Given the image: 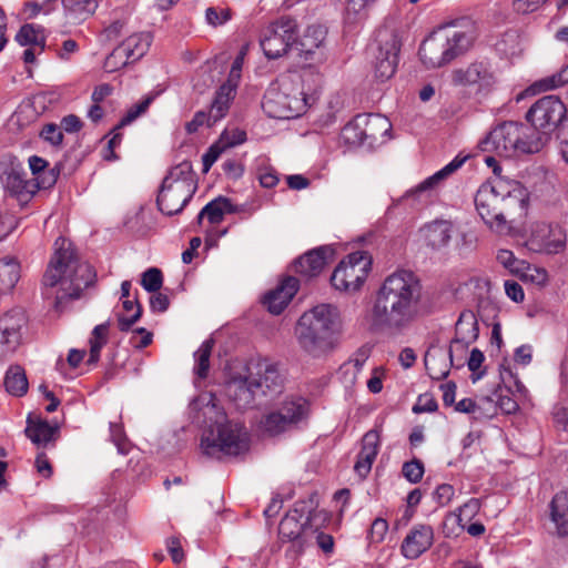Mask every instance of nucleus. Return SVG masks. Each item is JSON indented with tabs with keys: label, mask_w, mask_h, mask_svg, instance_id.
<instances>
[{
	"label": "nucleus",
	"mask_w": 568,
	"mask_h": 568,
	"mask_svg": "<svg viewBox=\"0 0 568 568\" xmlns=\"http://www.w3.org/2000/svg\"><path fill=\"white\" fill-rule=\"evenodd\" d=\"M480 507V499L470 498L469 500H467L457 509V514H455L457 524L460 527H464L465 523L470 521L478 514Z\"/></svg>",
	"instance_id": "48"
},
{
	"label": "nucleus",
	"mask_w": 568,
	"mask_h": 568,
	"mask_svg": "<svg viewBox=\"0 0 568 568\" xmlns=\"http://www.w3.org/2000/svg\"><path fill=\"white\" fill-rule=\"evenodd\" d=\"M95 272L92 266L81 262L64 237L54 242V253L42 277V295L52 300L57 311L81 297L82 292L93 284Z\"/></svg>",
	"instance_id": "2"
},
{
	"label": "nucleus",
	"mask_w": 568,
	"mask_h": 568,
	"mask_svg": "<svg viewBox=\"0 0 568 568\" xmlns=\"http://www.w3.org/2000/svg\"><path fill=\"white\" fill-rule=\"evenodd\" d=\"M484 150H495L499 155L511 158L518 153H537L544 146L540 134L524 124L505 122L496 126L483 142Z\"/></svg>",
	"instance_id": "8"
},
{
	"label": "nucleus",
	"mask_w": 568,
	"mask_h": 568,
	"mask_svg": "<svg viewBox=\"0 0 568 568\" xmlns=\"http://www.w3.org/2000/svg\"><path fill=\"white\" fill-rule=\"evenodd\" d=\"M231 19L230 9L217 11L216 8L210 7L205 10V20L210 26L217 27L226 23Z\"/></svg>",
	"instance_id": "57"
},
{
	"label": "nucleus",
	"mask_w": 568,
	"mask_h": 568,
	"mask_svg": "<svg viewBox=\"0 0 568 568\" xmlns=\"http://www.w3.org/2000/svg\"><path fill=\"white\" fill-rule=\"evenodd\" d=\"M479 335L478 321L473 311H464L460 313L455 325V337L449 347L452 352L465 351L474 343Z\"/></svg>",
	"instance_id": "22"
},
{
	"label": "nucleus",
	"mask_w": 568,
	"mask_h": 568,
	"mask_svg": "<svg viewBox=\"0 0 568 568\" xmlns=\"http://www.w3.org/2000/svg\"><path fill=\"white\" fill-rule=\"evenodd\" d=\"M216 122H213V116H211V111L204 112L199 111L195 113L194 118L191 122L187 123L186 130L192 133L195 132L200 126L206 124L207 126L214 125Z\"/></svg>",
	"instance_id": "59"
},
{
	"label": "nucleus",
	"mask_w": 568,
	"mask_h": 568,
	"mask_svg": "<svg viewBox=\"0 0 568 568\" xmlns=\"http://www.w3.org/2000/svg\"><path fill=\"white\" fill-rule=\"evenodd\" d=\"M496 260L514 275H516V270L519 268L524 262V260L517 258L511 251L506 248L498 250Z\"/></svg>",
	"instance_id": "52"
},
{
	"label": "nucleus",
	"mask_w": 568,
	"mask_h": 568,
	"mask_svg": "<svg viewBox=\"0 0 568 568\" xmlns=\"http://www.w3.org/2000/svg\"><path fill=\"white\" fill-rule=\"evenodd\" d=\"M427 246L439 250L448 245L452 239V224L447 221H435L420 230Z\"/></svg>",
	"instance_id": "29"
},
{
	"label": "nucleus",
	"mask_w": 568,
	"mask_h": 568,
	"mask_svg": "<svg viewBox=\"0 0 568 568\" xmlns=\"http://www.w3.org/2000/svg\"><path fill=\"white\" fill-rule=\"evenodd\" d=\"M474 39L471 29L440 28L423 41L418 53L427 68H439L465 53Z\"/></svg>",
	"instance_id": "6"
},
{
	"label": "nucleus",
	"mask_w": 568,
	"mask_h": 568,
	"mask_svg": "<svg viewBox=\"0 0 568 568\" xmlns=\"http://www.w3.org/2000/svg\"><path fill=\"white\" fill-rule=\"evenodd\" d=\"M234 209L231 201L226 197L219 196L209 202L199 213L197 221L201 223L205 216L211 224H219L223 221L224 215L233 213Z\"/></svg>",
	"instance_id": "34"
},
{
	"label": "nucleus",
	"mask_w": 568,
	"mask_h": 568,
	"mask_svg": "<svg viewBox=\"0 0 568 568\" xmlns=\"http://www.w3.org/2000/svg\"><path fill=\"white\" fill-rule=\"evenodd\" d=\"M568 83V63L558 72L539 80L536 85L544 91L554 90Z\"/></svg>",
	"instance_id": "49"
},
{
	"label": "nucleus",
	"mask_w": 568,
	"mask_h": 568,
	"mask_svg": "<svg viewBox=\"0 0 568 568\" xmlns=\"http://www.w3.org/2000/svg\"><path fill=\"white\" fill-rule=\"evenodd\" d=\"M162 284L163 277L159 268L150 267L142 274L141 285L145 291L150 293L158 292Z\"/></svg>",
	"instance_id": "50"
},
{
	"label": "nucleus",
	"mask_w": 568,
	"mask_h": 568,
	"mask_svg": "<svg viewBox=\"0 0 568 568\" xmlns=\"http://www.w3.org/2000/svg\"><path fill=\"white\" fill-rule=\"evenodd\" d=\"M223 152H224L223 146L219 145L217 143H214L213 145H211L210 149L207 150V152L205 154H203V158H202L203 172L206 173Z\"/></svg>",
	"instance_id": "63"
},
{
	"label": "nucleus",
	"mask_w": 568,
	"mask_h": 568,
	"mask_svg": "<svg viewBox=\"0 0 568 568\" xmlns=\"http://www.w3.org/2000/svg\"><path fill=\"white\" fill-rule=\"evenodd\" d=\"M16 41L22 47H39L41 51H43L45 47L43 29L32 23H27L20 28L16 34Z\"/></svg>",
	"instance_id": "39"
},
{
	"label": "nucleus",
	"mask_w": 568,
	"mask_h": 568,
	"mask_svg": "<svg viewBox=\"0 0 568 568\" xmlns=\"http://www.w3.org/2000/svg\"><path fill=\"white\" fill-rule=\"evenodd\" d=\"M21 267L13 257L0 258V294L10 293L19 282Z\"/></svg>",
	"instance_id": "33"
},
{
	"label": "nucleus",
	"mask_w": 568,
	"mask_h": 568,
	"mask_svg": "<svg viewBox=\"0 0 568 568\" xmlns=\"http://www.w3.org/2000/svg\"><path fill=\"white\" fill-rule=\"evenodd\" d=\"M225 392L229 398L241 408H247L260 399L253 381V373L250 375H231L225 385Z\"/></svg>",
	"instance_id": "19"
},
{
	"label": "nucleus",
	"mask_w": 568,
	"mask_h": 568,
	"mask_svg": "<svg viewBox=\"0 0 568 568\" xmlns=\"http://www.w3.org/2000/svg\"><path fill=\"white\" fill-rule=\"evenodd\" d=\"M516 276L526 283L537 286H544L548 282V273L544 267L529 264L526 261L516 270Z\"/></svg>",
	"instance_id": "44"
},
{
	"label": "nucleus",
	"mask_w": 568,
	"mask_h": 568,
	"mask_svg": "<svg viewBox=\"0 0 568 568\" xmlns=\"http://www.w3.org/2000/svg\"><path fill=\"white\" fill-rule=\"evenodd\" d=\"M40 136L53 146H60L63 141V132L60 125L47 123L40 131Z\"/></svg>",
	"instance_id": "55"
},
{
	"label": "nucleus",
	"mask_w": 568,
	"mask_h": 568,
	"mask_svg": "<svg viewBox=\"0 0 568 568\" xmlns=\"http://www.w3.org/2000/svg\"><path fill=\"white\" fill-rule=\"evenodd\" d=\"M245 141L246 132L244 130L239 128H227L221 133L216 143L223 146V150L225 151L229 148H234L244 143Z\"/></svg>",
	"instance_id": "46"
},
{
	"label": "nucleus",
	"mask_w": 568,
	"mask_h": 568,
	"mask_svg": "<svg viewBox=\"0 0 568 568\" xmlns=\"http://www.w3.org/2000/svg\"><path fill=\"white\" fill-rule=\"evenodd\" d=\"M364 119V132L367 145H373L385 138L392 129L388 119L381 114H361Z\"/></svg>",
	"instance_id": "31"
},
{
	"label": "nucleus",
	"mask_w": 568,
	"mask_h": 568,
	"mask_svg": "<svg viewBox=\"0 0 568 568\" xmlns=\"http://www.w3.org/2000/svg\"><path fill=\"white\" fill-rule=\"evenodd\" d=\"M454 353L452 347L448 349L444 347H430L424 357L425 367L430 378L443 379L447 377L449 369L455 365ZM462 363H457L456 366H462Z\"/></svg>",
	"instance_id": "23"
},
{
	"label": "nucleus",
	"mask_w": 568,
	"mask_h": 568,
	"mask_svg": "<svg viewBox=\"0 0 568 568\" xmlns=\"http://www.w3.org/2000/svg\"><path fill=\"white\" fill-rule=\"evenodd\" d=\"M555 424L562 430H568V406H555L552 412Z\"/></svg>",
	"instance_id": "64"
},
{
	"label": "nucleus",
	"mask_w": 568,
	"mask_h": 568,
	"mask_svg": "<svg viewBox=\"0 0 568 568\" xmlns=\"http://www.w3.org/2000/svg\"><path fill=\"white\" fill-rule=\"evenodd\" d=\"M202 424L204 432L201 439V447L204 454L215 456L222 453L229 456H239L248 450V434L246 429L226 419L220 407L210 399L200 413L195 416L197 423Z\"/></svg>",
	"instance_id": "4"
},
{
	"label": "nucleus",
	"mask_w": 568,
	"mask_h": 568,
	"mask_svg": "<svg viewBox=\"0 0 568 568\" xmlns=\"http://www.w3.org/2000/svg\"><path fill=\"white\" fill-rule=\"evenodd\" d=\"M166 550L174 564H181L184 560V551L179 537H170L165 541Z\"/></svg>",
	"instance_id": "58"
},
{
	"label": "nucleus",
	"mask_w": 568,
	"mask_h": 568,
	"mask_svg": "<svg viewBox=\"0 0 568 568\" xmlns=\"http://www.w3.org/2000/svg\"><path fill=\"white\" fill-rule=\"evenodd\" d=\"M518 36L516 32H507L497 43V49L507 57H513L518 52Z\"/></svg>",
	"instance_id": "56"
},
{
	"label": "nucleus",
	"mask_w": 568,
	"mask_h": 568,
	"mask_svg": "<svg viewBox=\"0 0 568 568\" xmlns=\"http://www.w3.org/2000/svg\"><path fill=\"white\" fill-rule=\"evenodd\" d=\"M58 433L57 426H51L45 420L29 422L26 434L38 446H47L55 439Z\"/></svg>",
	"instance_id": "35"
},
{
	"label": "nucleus",
	"mask_w": 568,
	"mask_h": 568,
	"mask_svg": "<svg viewBox=\"0 0 568 568\" xmlns=\"http://www.w3.org/2000/svg\"><path fill=\"white\" fill-rule=\"evenodd\" d=\"M306 523L307 519L304 518V515L300 510L293 509L278 525L280 540L291 544L285 552L290 560H296L304 551L306 540L303 532Z\"/></svg>",
	"instance_id": "16"
},
{
	"label": "nucleus",
	"mask_w": 568,
	"mask_h": 568,
	"mask_svg": "<svg viewBox=\"0 0 568 568\" xmlns=\"http://www.w3.org/2000/svg\"><path fill=\"white\" fill-rule=\"evenodd\" d=\"M475 207L486 226L497 234L511 230L508 217L516 209L524 210V199L514 195L503 180L488 181L479 186L475 195Z\"/></svg>",
	"instance_id": "5"
},
{
	"label": "nucleus",
	"mask_w": 568,
	"mask_h": 568,
	"mask_svg": "<svg viewBox=\"0 0 568 568\" xmlns=\"http://www.w3.org/2000/svg\"><path fill=\"white\" fill-rule=\"evenodd\" d=\"M403 476L412 484L420 481L424 475V465L418 459L406 462L402 468Z\"/></svg>",
	"instance_id": "51"
},
{
	"label": "nucleus",
	"mask_w": 568,
	"mask_h": 568,
	"mask_svg": "<svg viewBox=\"0 0 568 568\" xmlns=\"http://www.w3.org/2000/svg\"><path fill=\"white\" fill-rule=\"evenodd\" d=\"M399 49L400 42L394 31L388 29L377 31L373 60L376 78L384 81L394 75L398 63Z\"/></svg>",
	"instance_id": "13"
},
{
	"label": "nucleus",
	"mask_w": 568,
	"mask_h": 568,
	"mask_svg": "<svg viewBox=\"0 0 568 568\" xmlns=\"http://www.w3.org/2000/svg\"><path fill=\"white\" fill-rule=\"evenodd\" d=\"M526 246L535 253L557 254L566 246V234L557 224L536 222L530 227Z\"/></svg>",
	"instance_id": "15"
},
{
	"label": "nucleus",
	"mask_w": 568,
	"mask_h": 568,
	"mask_svg": "<svg viewBox=\"0 0 568 568\" xmlns=\"http://www.w3.org/2000/svg\"><path fill=\"white\" fill-rule=\"evenodd\" d=\"M484 361L485 356L481 351H479L478 348L471 349L467 362V366L468 369L471 372L473 382H477L484 376L485 372L480 371Z\"/></svg>",
	"instance_id": "54"
},
{
	"label": "nucleus",
	"mask_w": 568,
	"mask_h": 568,
	"mask_svg": "<svg viewBox=\"0 0 568 568\" xmlns=\"http://www.w3.org/2000/svg\"><path fill=\"white\" fill-rule=\"evenodd\" d=\"M214 346V341L212 338L205 339L199 349L194 353V374L203 379L207 377L210 369V357Z\"/></svg>",
	"instance_id": "43"
},
{
	"label": "nucleus",
	"mask_w": 568,
	"mask_h": 568,
	"mask_svg": "<svg viewBox=\"0 0 568 568\" xmlns=\"http://www.w3.org/2000/svg\"><path fill=\"white\" fill-rule=\"evenodd\" d=\"M253 374L258 397H274L282 392L283 379L275 364L267 361L258 362Z\"/></svg>",
	"instance_id": "20"
},
{
	"label": "nucleus",
	"mask_w": 568,
	"mask_h": 568,
	"mask_svg": "<svg viewBox=\"0 0 568 568\" xmlns=\"http://www.w3.org/2000/svg\"><path fill=\"white\" fill-rule=\"evenodd\" d=\"M437 402L428 394L420 395L417 403L413 407V412L419 413H433L437 409Z\"/></svg>",
	"instance_id": "62"
},
{
	"label": "nucleus",
	"mask_w": 568,
	"mask_h": 568,
	"mask_svg": "<svg viewBox=\"0 0 568 568\" xmlns=\"http://www.w3.org/2000/svg\"><path fill=\"white\" fill-rule=\"evenodd\" d=\"M26 323L21 308H12L0 316V357L14 353L19 347Z\"/></svg>",
	"instance_id": "18"
},
{
	"label": "nucleus",
	"mask_w": 568,
	"mask_h": 568,
	"mask_svg": "<svg viewBox=\"0 0 568 568\" xmlns=\"http://www.w3.org/2000/svg\"><path fill=\"white\" fill-rule=\"evenodd\" d=\"M333 252L331 246L314 248L295 261L294 270L304 277L317 276L323 271L327 260L333 255Z\"/></svg>",
	"instance_id": "27"
},
{
	"label": "nucleus",
	"mask_w": 568,
	"mask_h": 568,
	"mask_svg": "<svg viewBox=\"0 0 568 568\" xmlns=\"http://www.w3.org/2000/svg\"><path fill=\"white\" fill-rule=\"evenodd\" d=\"M566 114L564 103L555 95H547L535 102L526 114L536 133L546 141V134L561 122Z\"/></svg>",
	"instance_id": "14"
},
{
	"label": "nucleus",
	"mask_w": 568,
	"mask_h": 568,
	"mask_svg": "<svg viewBox=\"0 0 568 568\" xmlns=\"http://www.w3.org/2000/svg\"><path fill=\"white\" fill-rule=\"evenodd\" d=\"M297 290V278L288 276L283 280L274 290L265 294L263 303L270 313L278 315L288 305Z\"/></svg>",
	"instance_id": "25"
},
{
	"label": "nucleus",
	"mask_w": 568,
	"mask_h": 568,
	"mask_svg": "<svg viewBox=\"0 0 568 568\" xmlns=\"http://www.w3.org/2000/svg\"><path fill=\"white\" fill-rule=\"evenodd\" d=\"M342 318L337 306L321 303L297 320L294 336L300 349L312 358H321L338 345Z\"/></svg>",
	"instance_id": "3"
},
{
	"label": "nucleus",
	"mask_w": 568,
	"mask_h": 568,
	"mask_svg": "<svg viewBox=\"0 0 568 568\" xmlns=\"http://www.w3.org/2000/svg\"><path fill=\"white\" fill-rule=\"evenodd\" d=\"M467 160V156H455L448 164H446L443 169L434 173L433 175L425 179L422 183H419L415 189L409 190L406 195L415 196L428 190L436 187L442 181L457 171Z\"/></svg>",
	"instance_id": "30"
},
{
	"label": "nucleus",
	"mask_w": 568,
	"mask_h": 568,
	"mask_svg": "<svg viewBox=\"0 0 568 568\" xmlns=\"http://www.w3.org/2000/svg\"><path fill=\"white\" fill-rule=\"evenodd\" d=\"M551 520L560 536L568 535V488L556 494L550 504Z\"/></svg>",
	"instance_id": "32"
},
{
	"label": "nucleus",
	"mask_w": 568,
	"mask_h": 568,
	"mask_svg": "<svg viewBox=\"0 0 568 568\" xmlns=\"http://www.w3.org/2000/svg\"><path fill=\"white\" fill-rule=\"evenodd\" d=\"M110 437L120 454L125 455L129 453V442L120 424L110 423Z\"/></svg>",
	"instance_id": "53"
},
{
	"label": "nucleus",
	"mask_w": 568,
	"mask_h": 568,
	"mask_svg": "<svg viewBox=\"0 0 568 568\" xmlns=\"http://www.w3.org/2000/svg\"><path fill=\"white\" fill-rule=\"evenodd\" d=\"M422 285L409 271L388 275L376 291L364 322L372 333L399 336L407 332L420 315Z\"/></svg>",
	"instance_id": "1"
},
{
	"label": "nucleus",
	"mask_w": 568,
	"mask_h": 568,
	"mask_svg": "<svg viewBox=\"0 0 568 568\" xmlns=\"http://www.w3.org/2000/svg\"><path fill=\"white\" fill-rule=\"evenodd\" d=\"M234 97L235 92H233L231 85H221L219 88L210 108L213 122H217L226 115Z\"/></svg>",
	"instance_id": "36"
},
{
	"label": "nucleus",
	"mask_w": 568,
	"mask_h": 568,
	"mask_svg": "<svg viewBox=\"0 0 568 568\" xmlns=\"http://www.w3.org/2000/svg\"><path fill=\"white\" fill-rule=\"evenodd\" d=\"M297 43V23L290 17H282L265 27L260 44L267 59H278Z\"/></svg>",
	"instance_id": "12"
},
{
	"label": "nucleus",
	"mask_w": 568,
	"mask_h": 568,
	"mask_svg": "<svg viewBox=\"0 0 568 568\" xmlns=\"http://www.w3.org/2000/svg\"><path fill=\"white\" fill-rule=\"evenodd\" d=\"M153 37L150 32H138L128 37L114 49V55H125L129 62L140 60L148 52Z\"/></svg>",
	"instance_id": "28"
},
{
	"label": "nucleus",
	"mask_w": 568,
	"mask_h": 568,
	"mask_svg": "<svg viewBox=\"0 0 568 568\" xmlns=\"http://www.w3.org/2000/svg\"><path fill=\"white\" fill-rule=\"evenodd\" d=\"M152 342V333L145 328H136L132 332L130 344L135 348L146 347Z\"/></svg>",
	"instance_id": "61"
},
{
	"label": "nucleus",
	"mask_w": 568,
	"mask_h": 568,
	"mask_svg": "<svg viewBox=\"0 0 568 568\" xmlns=\"http://www.w3.org/2000/svg\"><path fill=\"white\" fill-rule=\"evenodd\" d=\"M388 530V524L383 518H376L372 526L369 531V539L372 542H381L384 540L385 535Z\"/></svg>",
	"instance_id": "60"
},
{
	"label": "nucleus",
	"mask_w": 568,
	"mask_h": 568,
	"mask_svg": "<svg viewBox=\"0 0 568 568\" xmlns=\"http://www.w3.org/2000/svg\"><path fill=\"white\" fill-rule=\"evenodd\" d=\"M381 446V434L376 429L368 430L362 439V447L354 465V471L361 477L366 478L371 473L372 466L378 455Z\"/></svg>",
	"instance_id": "24"
},
{
	"label": "nucleus",
	"mask_w": 568,
	"mask_h": 568,
	"mask_svg": "<svg viewBox=\"0 0 568 568\" xmlns=\"http://www.w3.org/2000/svg\"><path fill=\"white\" fill-rule=\"evenodd\" d=\"M326 30L322 26H310L298 41L300 51L305 55L312 54L324 42Z\"/></svg>",
	"instance_id": "37"
},
{
	"label": "nucleus",
	"mask_w": 568,
	"mask_h": 568,
	"mask_svg": "<svg viewBox=\"0 0 568 568\" xmlns=\"http://www.w3.org/2000/svg\"><path fill=\"white\" fill-rule=\"evenodd\" d=\"M196 189V176L191 162L179 163L163 179L156 197L158 209L169 216L181 213L193 197Z\"/></svg>",
	"instance_id": "7"
},
{
	"label": "nucleus",
	"mask_w": 568,
	"mask_h": 568,
	"mask_svg": "<svg viewBox=\"0 0 568 568\" xmlns=\"http://www.w3.org/2000/svg\"><path fill=\"white\" fill-rule=\"evenodd\" d=\"M6 390L13 396H22L28 390V381L20 366H11L4 377Z\"/></svg>",
	"instance_id": "40"
},
{
	"label": "nucleus",
	"mask_w": 568,
	"mask_h": 568,
	"mask_svg": "<svg viewBox=\"0 0 568 568\" xmlns=\"http://www.w3.org/2000/svg\"><path fill=\"white\" fill-rule=\"evenodd\" d=\"M0 179L6 190L21 201L29 200L34 193L36 184L27 180L23 165L17 158L1 161Z\"/></svg>",
	"instance_id": "17"
},
{
	"label": "nucleus",
	"mask_w": 568,
	"mask_h": 568,
	"mask_svg": "<svg viewBox=\"0 0 568 568\" xmlns=\"http://www.w3.org/2000/svg\"><path fill=\"white\" fill-rule=\"evenodd\" d=\"M433 541V528L428 525H416L404 538L402 554L407 559H417L430 548Z\"/></svg>",
	"instance_id": "21"
},
{
	"label": "nucleus",
	"mask_w": 568,
	"mask_h": 568,
	"mask_svg": "<svg viewBox=\"0 0 568 568\" xmlns=\"http://www.w3.org/2000/svg\"><path fill=\"white\" fill-rule=\"evenodd\" d=\"M308 101L304 92L291 85H271L263 98L264 112L274 119H294L306 112Z\"/></svg>",
	"instance_id": "10"
},
{
	"label": "nucleus",
	"mask_w": 568,
	"mask_h": 568,
	"mask_svg": "<svg viewBox=\"0 0 568 568\" xmlns=\"http://www.w3.org/2000/svg\"><path fill=\"white\" fill-rule=\"evenodd\" d=\"M310 403L303 397H290L261 419L262 432L271 437L293 432L305 424L310 417Z\"/></svg>",
	"instance_id": "9"
},
{
	"label": "nucleus",
	"mask_w": 568,
	"mask_h": 568,
	"mask_svg": "<svg viewBox=\"0 0 568 568\" xmlns=\"http://www.w3.org/2000/svg\"><path fill=\"white\" fill-rule=\"evenodd\" d=\"M363 123L364 119L358 114L343 128L341 138L344 143L351 146L367 144Z\"/></svg>",
	"instance_id": "41"
},
{
	"label": "nucleus",
	"mask_w": 568,
	"mask_h": 568,
	"mask_svg": "<svg viewBox=\"0 0 568 568\" xmlns=\"http://www.w3.org/2000/svg\"><path fill=\"white\" fill-rule=\"evenodd\" d=\"M142 315V307L136 300L122 301V311L116 313L118 326L120 331H129Z\"/></svg>",
	"instance_id": "38"
},
{
	"label": "nucleus",
	"mask_w": 568,
	"mask_h": 568,
	"mask_svg": "<svg viewBox=\"0 0 568 568\" xmlns=\"http://www.w3.org/2000/svg\"><path fill=\"white\" fill-rule=\"evenodd\" d=\"M109 335V323H102L97 325L90 337V354L88 364H97L100 359L101 349L108 342Z\"/></svg>",
	"instance_id": "42"
},
{
	"label": "nucleus",
	"mask_w": 568,
	"mask_h": 568,
	"mask_svg": "<svg viewBox=\"0 0 568 568\" xmlns=\"http://www.w3.org/2000/svg\"><path fill=\"white\" fill-rule=\"evenodd\" d=\"M371 266L372 258L366 252H353L336 266L331 283L338 291L356 292L364 284Z\"/></svg>",
	"instance_id": "11"
},
{
	"label": "nucleus",
	"mask_w": 568,
	"mask_h": 568,
	"mask_svg": "<svg viewBox=\"0 0 568 568\" xmlns=\"http://www.w3.org/2000/svg\"><path fill=\"white\" fill-rule=\"evenodd\" d=\"M153 100H154V95H148L139 103L132 105L126 111L125 115L121 119V121L118 124V126L115 128V130L132 123L139 116L144 114L146 112V110L149 109L150 104L153 102Z\"/></svg>",
	"instance_id": "47"
},
{
	"label": "nucleus",
	"mask_w": 568,
	"mask_h": 568,
	"mask_svg": "<svg viewBox=\"0 0 568 568\" xmlns=\"http://www.w3.org/2000/svg\"><path fill=\"white\" fill-rule=\"evenodd\" d=\"M64 10L74 19L84 20L98 8L95 0H62Z\"/></svg>",
	"instance_id": "45"
},
{
	"label": "nucleus",
	"mask_w": 568,
	"mask_h": 568,
	"mask_svg": "<svg viewBox=\"0 0 568 568\" xmlns=\"http://www.w3.org/2000/svg\"><path fill=\"white\" fill-rule=\"evenodd\" d=\"M454 81L458 84L489 88L495 82V75L489 63L480 61L468 65L466 69H458L454 72Z\"/></svg>",
	"instance_id": "26"
}]
</instances>
